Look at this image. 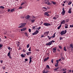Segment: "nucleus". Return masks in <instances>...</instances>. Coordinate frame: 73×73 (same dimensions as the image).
Listing matches in <instances>:
<instances>
[{"instance_id": "obj_1", "label": "nucleus", "mask_w": 73, "mask_h": 73, "mask_svg": "<svg viewBox=\"0 0 73 73\" xmlns=\"http://www.w3.org/2000/svg\"><path fill=\"white\" fill-rule=\"evenodd\" d=\"M55 42V41L54 40H52L51 41H50L47 43L46 44V45L50 46L52 45V42L54 43Z\"/></svg>"}, {"instance_id": "obj_2", "label": "nucleus", "mask_w": 73, "mask_h": 73, "mask_svg": "<svg viewBox=\"0 0 73 73\" xmlns=\"http://www.w3.org/2000/svg\"><path fill=\"white\" fill-rule=\"evenodd\" d=\"M26 25V23H22L20 24L21 26L19 27V28H22L25 27V25Z\"/></svg>"}, {"instance_id": "obj_3", "label": "nucleus", "mask_w": 73, "mask_h": 73, "mask_svg": "<svg viewBox=\"0 0 73 73\" xmlns=\"http://www.w3.org/2000/svg\"><path fill=\"white\" fill-rule=\"evenodd\" d=\"M44 26H47V27H49V26H50L51 24L49 23H44Z\"/></svg>"}, {"instance_id": "obj_4", "label": "nucleus", "mask_w": 73, "mask_h": 73, "mask_svg": "<svg viewBox=\"0 0 73 73\" xmlns=\"http://www.w3.org/2000/svg\"><path fill=\"white\" fill-rule=\"evenodd\" d=\"M63 9V11H62V15H64L65 14V11L64 10V8L63 7V9Z\"/></svg>"}, {"instance_id": "obj_5", "label": "nucleus", "mask_w": 73, "mask_h": 73, "mask_svg": "<svg viewBox=\"0 0 73 73\" xmlns=\"http://www.w3.org/2000/svg\"><path fill=\"white\" fill-rule=\"evenodd\" d=\"M49 33V32L48 31L47 32H46L44 33V35L47 36V35H48V34Z\"/></svg>"}, {"instance_id": "obj_6", "label": "nucleus", "mask_w": 73, "mask_h": 73, "mask_svg": "<svg viewBox=\"0 0 73 73\" xmlns=\"http://www.w3.org/2000/svg\"><path fill=\"white\" fill-rule=\"evenodd\" d=\"M65 23V20H63L61 21V22H60V24L61 25L62 24H64Z\"/></svg>"}, {"instance_id": "obj_7", "label": "nucleus", "mask_w": 73, "mask_h": 73, "mask_svg": "<svg viewBox=\"0 0 73 73\" xmlns=\"http://www.w3.org/2000/svg\"><path fill=\"white\" fill-rule=\"evenodd\" d=\"M60 34L62 35H65V33H64V31H61V32H60Z\"/></svg>"}, {"instance_id": "obj_8", "label": "nucleus", "mask_w": 73, "mask_h": 73, "mask_svg": "<svg viewBox=\"0 0 73 73\" xmlns=\"http://www.w3.org/2000/svg\"><path fill=\"white\" fill-rule=\"evenodd\" d=\"M30 18H31V16H29V15H27L25 17L26 19H30Z\"/></svg>"}, {"instance_id": "obj_9", "label": "nucleus", "mask_w": 73, "mask_h": 73, "mask_svg": "<svg viewBox=\"0 0 73 73\" xmlns=\"http://www.w3.org/2000/svg\"><path fill=\"white\" fill-rule=\"evenodd\" d=\"M45 4H48V5H50V3L48 2V0L47 2H45Z\"/></svg>"}, {"instance_id": "obj_10", "label": "nucleus", "mask_w": 73, "mask_h": 73, "mask_svg": "<svg viewBox=\"0 0 73 73\" xmlns=\"http://www.w3.org/2000/svg\"><path fill=\"white\" fill-rule=\"evenodd\" d=\"M68 25L67 24H65V28L67 29L68 28Z\"/></svg>"}, {"instance_id": "obj_11", "label": "nucleus", "mask_w": 73, "mask_h": 73, "mask_svg": "<svg viewBox=\"0 0 73 73\" xmlns=\"http://www.w3.org/2000/svg\"><path fill=\"white\" fill-rule=\"evenodd\" d=\"M49 57H47V58H46L44 59V62H46L47 61L48 59H49Z\"/></svg>"}, {"instance_id": "obj_12", "label": "nucleus", "mask_w": 73, "mask_h": 73, "mask_svg": "<svg viewBox=\"0 0 73 73\" xmlns=\"http://www.w3.org/2000/svg\"><path fill=\"white\" fill-rule=\"evenodd\" d=\"M44 15L47 16H48L49 15L48 13H47V12H45V13H44Z\"/></svg>"}, {"instance_id": "obj_13", "label": "nucleus", "mask_w": 73, "mask_h": 73, "mask_svg": "<svg viewBox=\"0 0 73 73\" xmlns=\"http://www.w3.org/2000/svg\"><path fill=\"white\" fill-rule=\"evenodd\" d=\"M31 18H32V19H35L36 18V17H34L33 16H31Z\"/></svg>"}, {"instance_id": "obj_14", "label": "nucleus", "mask_w": 73, "mask_h": 73, "mask_svg": "<svg viewBox=\"0 0 73 73\" xmlns=\"http://www.w3.org/2000/svg\"><path fill=\"white\" fill-rule=\"evenodd\" d=\"M71 8H70L68 12L69 13H71Z\"/></svg>"}, {"instance_id": "obj_15", "label": "nucleus", "mask_w": 73, "mask_h": 73, "mask_svg": "<svg viewBox=\"0 0 73 73\" xmlns=\"http://www.w3.org/2000/svg\"><path fill=\"white\" fill-rule=\"evenodd\" d=\"M26 29V28H23V29H21V31H24Z\"/></svg>"}, {"instance_id": "obj_16", "label": "nucleus", "mask_w": 73, "mask_h": 73, "mask_svg": "<svg viewBox=\"0 0 73 73\" xmlns=\"http://www.w3.org/2000/svg\"><path fill=\"white\" fill-rule=\"evenodd\" d=\"M35 33L36 34V35H37V34H38V33H39V31L38 30H36L35 32Z\"/></svg>"}, {"instance_id": "obj_17", "label": "nucleus", "mask_w": 73, "mask_h": 73, "mask_svg": "<svg viewBox=\"0 0 73 73\" xmlns=\"http://www.w3.org/2000/svg\"><path fill=\"white\" fill-rule=\"evenodd\" d=\"M51 3L54 4V5H56V3L53 1H51Z\"/></svg>"}, {"instance_id": "obj_18", "label": "nucleus", "mask_w": 73, "mask_h": 73, "mask_svg": "<svg viewBox=\"0 0 73 73\" xmlns=\"http://www.w3.org/2000/svg\"><path fill=\"white\" fill-rule=\"evenodd\" d=\"M61 26H62V24H60V25H59V26L58 27V29L59 30L60 29L61 27Z\"/></svg>"}, {"instance_id": "obj_19", "label": "nucleus", "mask_w": 73, "mask_h": 73, "mask_svg": "<svg viewBox=\"0 0 73 73\" xmlns=\"http://www.w3.org/2000/svg\"><path fill=\"white\" fill-rule=\"evenodd\" d=\"M15 9H13L11 10V12H13V11H15Z\"/></svg>"}, {"instance_id": "obj_20", "label": "nucleus", "mask_w": 73, "mask_h": 73, "mask_svg": "<svg viewBox=\"0 0 73 73\" xmlns=\"http://www.w3.org/2000/svg\"><path fill=\"white\" fill-rule=\"evenodd\" d=\"M43 73H48V72L47 70H44L43 72Z\"/></svg>"}, {"instance_id": "obj_21", "label": "nucleus", "mask_w": 73, "mask_h": 73, "mask_svg": "<svg viewBox=\"0 0 73 73\" xmlns=\"http://www.w3.org/2000/svg\"><path fill=\"white\" fill-rule=\"evenodd\" d=\"M20 43V42H18L17 43V46H19L20 45V44H19Z\"/></svg>"}, {"instance_id": "obj_22", "label": "nucleus", "mask_w": 73, "mask_h": 73, "mask_svg": "<svg viewBox=\"0 0 73 73\" xmlns=\"http://www.w3.org/2000/svg\"><path fill=\"white\" fill-rule=\"evenodd\" d=\"M46 67L47 68V69H50V66L48 65H46Z\"/></svg>"}, {"instance_id": "obj_23", "label": "nucleus", "mask_w": 73, "mask_h": 73, "mask_svg": "<svg viewBox=\"0 0 73 73\" xmlns=\"http://www.w3.org/2000/svg\"><path fill=\"white\" fill-rule=\"evenodd\" d=\"M72 3V2L71 1H69L68 3V5H69L70 4H71Z\"/></svg>"}, {"instance_id": "obj_24", "label": "nucleus", "mask_w": 73, "mask_h": 73, "mask_svg": "<svg viewBox=\"0 0 73 73\" xmlns=\"http://www.w3.org/2000/svg\"><path fill=\"white\" fill-rule=\"evenodd\" d=\"M10 52H11V50L9 51V53L8 54H7V56H10Z\"/></svg>"}, {"instance_id": "obj_25", "label": "nucleus", "mask_w": 73, "mask_h": 73, "mask_svg": "<svg viewBox=\"0 0 73 73\" xmlns=\"http://www.w3.org/2000/svg\"><path fill=\"white\" fill-rule=\"evenodd\" d=\"M56 34V33H55L54 34V35L52 36V38H54L55 37V34Z\"/></svg>"}, {"instance_id": "obj_26", "label": "nucleus", "mask_w": 73, "mask_h": 73, "mask_svg": "<svg viewBox=\"0 0 73 73\" xmlns=\"http://www.w3.org/2000/svg\"><path fill=\"white\" fill-rule=\"evenodd\" d=\"M35 19H33L32 20H31V22L32 23H34L35 21Z\"/></svg>"}, {"instance_id": "obj_27", "label": "nucleus", "mask_w": 73, "mask_h": 73, "mask_svg": "<svg viewBox=\"0 0 73 73\" xmlns=\"http://www.w3.org/2000/svg\"><path fill=\"white\" fill-rule=\"evenodd\" d=\"M63 50H64L65 51H67V50L66 49V48L65 47H64V48H63Z\"/></svg>"}, {"instance_id": "obj_28", "label": "nucleus", "mask_w": 73, "mask_h": 73, "mask_svg": "<svg viewBox=\"0 0 73 73\" xmlns=\"http://www.w3.org/2000/svg\"><path fill=\"white\" fill-rule=\"evenodd\" d=\"M21 56L22 57V58H24V57H25V56L24 55V54H22L21 55Z\"/></svg>"}, {"instance_id": "obj_29", "label": "nucleus", "mask_w": 73, "mask_h": 73, "mask_svg": "<svg viewBox=\"0 0 73 73\" xmlns=\"http://www.w3.org/2000/svg\"><path fill=\"white\" fill-rule=\"evenodd\" d=\"M58 67L57 68H55L54 69V71H57V70H58Z\"/></svg>"}, {"instance_id": "obj_30", "label": "nucleus", "mask_w": 73, "mask_h": 73, "mask_svg": "<svg viewBox=\"0 0 73 73\" xmlns=\"http://www.w3.org/2000/svg\"><path fill=\"white\" fill-rule=\"evenodd\" d=\"M54 17L57 19L59 17V16L58 15H56V16H55Z\"/></svg>"}, {"instance_id": "obj_31", "label": "nucleus", "mask_w": 73, "mask_h": 73, "mask_svg": "<svg viewBox=\"0 0 73 73\" xmlns=\"http://www.w3.org/2000/svg\"><path fill=\"white\" fill-rule=\"evenodd\" d=\"M56 47H54V48H53V50L54 51H56Z\"/></svg>"}, {"instance_id": "obj_32", "label": "nucleus", "mask_w": 73, "mask_h": 73, "mask_svg": "<svg viewBox=\"0 0 73 73\" xmlns=\"http://www.w3.org/2000/svg\"><path fill=\"white\" fill-rule=\"evenodd\" d=\"M58 66V64H57V63H56L55 64V66L56 67H57V66Z\"/></svg>"}, {"instance_id": "obj_33", "label": "nucleus", "mask_w": 73, "mask_h": 73, "mask_svg": "<svg viewBox=\"0 0 73 73\" xmlns=\"http://www.w3.org/2000/svg\"><path fill=\"white\" fill-rule=\"evenodd\" d=\"M3 46V45L1 44L0 43V49Z\"/></svg>"}, {"instance_id": "obj_34", "label": "nucleus", "mask_w": 73, "mask_h": 73, "mask_svg": "<svg viewBox=\"0 0 73 73\" xmlns=\"http://www.w3.org/2000/svg\"><path fill=\"white\" fill-rule=\"evenodd\" d=\"M66 22H68L69 21V19H66Z\"/></svg>"}, {"instance_id": "obj_35", "label": "nucleus", "mask_w": 73, "mask_h": 73, "mask_svg": "<svg viewBox=\"0 0 73 73\" xmlns=\"http://www.w3.org/2000/svg\"><path fill=\"white\" fill-rule=\"evenodd\" d=\"M32 28L33 29H36L35 27V26H33L32 27Z\"/></svg>"}, {"instance_id": "obj_36", "label": "nucleus", "mask_w": 73, "mask_h": 73, "mask_svg": "<svg viewBox=\"0 0 73 73\" xmlns=\"http://www.w3.org/2000/svg\"><path fill=\"white\" fill-rule=\"evenodd\" d=\"M0 8H1L2 9H4V7L3 6H1Z\"/></svg>"}, {"instance_id": "obj_37", "label": "nucleus", "mask_w": 73, "mask_h": 73, "mask_svg": "<svg viewBox=\"0 0 73 73\" xmlns=\"http://www.w3.org/2000/svg\"><path fill=\"white\" fill-rule=\"evenodd\" d=\"M53 19L55 21H56L57 19V18H55L54 17L53 18Z\"/></svg>"}, {"instance_id": "obj_38", "label": "nucleus", "mask_w": 73, "mask_h": 73, "mask_svg": "<svg viewBox=\"0 0 73 73\" xmlns=\"http://www.w3.org/2000/svg\"><path fill=\"white\" fill-rule=\"evenodd\" d=\"M66 68H63L62 69V70L63 71H65L66 70Z\"/></svg>"}, {"instance_id": "obj_39", "label": "nucleus", "mask_w": 73, "mask_h": 73, "mask_svg": "<svg viewBox=\"0 0 73 73\" xmlns=\"http://www.w3.org/2000/svg\"><path fill=\"white\" fill-rule=\"evenodd\" d=\"M32 58L31 57V56L29 57V59L30 61H32Z\"/></svg>"}, {"instance_id": "obj_40", "label": "nucleus", "mask_w": 73, "mask_h": 73, "mask_svg": "<svg viewBox=\"0 0 73 73\" xmlns=\"http://www.w3.org/2000/svg\"><path fill=\"white\" fill-rule=\"evenodd\" d=\"M41 27H39L38 28H37V29H38V31H39L41 29Z\"/></svg>"}, {"instance_id": "obj_41", "label": "nucleus", "mask_w": 73, "mask_h": 73, "mask_svg": "<svg viewBox=\"0 0 73 73\" xmlns=\"http://www.w3.org/2000/svg\"><path fill=\"white\" fill-rule=\"evenodd\" d=\"M70 28H72L73 27V25H70Z\"/></svg>"}, {"instance_id": "obj_42", "label": "nucleus", "mask_w": 73, "mask_h": 73, "mask_svg": "<svg viewBox=\"0 0 73 73\" xmlns=\"http://www.w3.org/2000/svg\"><path fill=\"white\" fill-rule=\"evenodd\" d=\"M66 32H67V30H65L64 31V34H65L66 33Z\"/></svg>"}, {"instance_id": "obj_43", "label": "nucleus", "mask_w": 73, "mask_h": 73, "mask_svg": "<svg viewBox=\"0 0 73 73\" xmlns=\"http://www.w3.org/2000/svg\"><path fill=\"white\" fill-rule=\"evenodd\" d=\"M63 39V38L62 37H60V38H59V40H61Z\"/></svg>"}, {"instance_id": "obj_44", "label": "nucleus", "mask_w": 73, "mask_h": 73, "mask_svg": "<svg viewBox=\"0 0 73 73\" xmlns=\"http://www.w3.org/2000/svg\"><path fill=\"white\" fill-rule=\"evenodd\" d=\"M2 68H3V70L5 69L6 68L5 66H3Z\"/></svg>"}, {"instance_id": "obj_45", "label": "nucleus", "mask_w": 73, "mask_h": 73, "mask_svg": "<svg viewBox=\"0 0 73 73\" xmlns=\"http://www.w3.org/2000/svg\"><path fill=\"white\" fill-rule=\"evenodd\" d=\"M30 46V45H29V44H28L27 45V48H28Z\"/></svg>"}, {"instance_id": "obj_46", "label": "nucleus", "mask_w": 73, "mask_h": 73, "mask_svg": "<svg viewBox=\"0 0 73 73\" xmlns=\"http://www.w3.org/2000/svg\"><path fill=\"white\" fill-rule=\"evenodd\" d=\"M25 36H27V37L28 36V34L27 33H25Z\"/></svg>"}, {"instance_id": "obj_47", "label": "nucleus", "mask_w": 73, "mask_h": 73, "mask_svg": "<svg viewBox=\"0 0 73 73\" xmlns=\"http://www.w3.org/2000/svg\"><path fill=\"white\" fill-rule=\"evenodd\" d=\"M56 63H57V64H58V63H59L58 60H56Z\"/></svg>"}, {"instance_id": "obj_48", "label": "nucleus", "mask_w": 73, "mask_h": 73, "mask_svg": "<svg viewBox=\"0 0 73 73\" xmlns=\"http://www.w3.org/2000/svg\"><path fill=\"white\" fill-rule=\"evenodd\" d=\"M29 32H30V33H31V29H29Z\"/></svg>"}, {"instance_id": "obj_49", "label": "nucleus", "mask_w": 73, "mask_h": 73, "mask_svg": "<svg viewBox=\"0 0 73 73\" xmlns=\"http://www.w3.org/2000/svg\"><path fill=\"white\" fill-rule=\"evenodd\" d=\"M59 48L60 49H62V47L61 46H59Z\"/></svg>"}, {"instance_id": "obj_50", "label": "nucleus", "mask_w": 73, "mask_h": 73, "mask_svg": "<svg viewBox=\"0 0 73 73\" xmlns=\"http://www.w3.org/2000/svg\"><path fill=\"white\" fill-rule=\"evenodd\" d=\"M43 9H45L46 10H46H47V8L46 7H43Z\"/></svg>"}, {"instance_id": "obj_51", "label": "nucleus", "mask_w": 73, "mask_h": 73, "mask_svg": "<svg viewBox=\"0 0 73 73\" xmlns=\"http://www.w3.org/2000/svg\"><path fill=\"white\" fill-rule=\"evenodd\" d=\"M70 46L72 48H73V45L71 44L70 45Z\"/></svg>"}, {"instance_id": "obj_52", "label": "nucleus", "mask_w": 73, "mask_h": 73, "mask_svg": "<svg viewBox=\"0 0 73 73\" xmlns=\"http://www.w3.org/2000/svg\"><path fill=\"white\" fill-rule=\"evenodd\" d=\"M29 51H31V47H30L29 49Z\"/></svg>"}, {"instance_id": "obj_53", "label": "nucleus", "mask_w": 73, "mask_h": 73, "mask_svg": "<svg viewBox=\"0 0 73 73\" xmlns=\"http://www.w3.org/2000/svg\"><path fill=\"white\" fill-rule=\"evenodd\" d=\"M51 63H53V59H52L51 60Z\"/></svg>"}, {"instance_id": "obj_54", "label": "nucleus", "mask_w": 73, "mask_h": 73, "mask_svg": "<svg viewBox=\"0 0 73 73\" xmlns=\"http://www.w3.org/2000/svg\"><path fill=\"white\" fill-rule=\"evenodd\" d=\"M9 56V58H10L11 59H12V57H11V55L9 56Z\"/></svg>"}, {"instance_id": "obj_55", "label": "nucleus", "mask_w": 73, "mask_h": 73, "mask_svg": "<svg viewBox=\"0 0 73 73\" xmlns=\"http://www.w3.org/2000/svg\"><path fill=\"white\" fill-rule=\"evenodd\" d=\"M29 52H27L26 54L27 55H29Z\"/></svg>"}, {"instance_id": "obj_56", "label": "nucleus", "mask_w": 73, "mask_h": 73, "mask_svg": "<svg viewBox=\"0 0 73 73\" xmlns=\"http://www.w3.org/2000/svg\"><path fill=\"white\" fill-rule=\"evenodd\" d=\"M32 35H35L36 34H35V32H34V33H32Z\"/></svg>"}, {"instance_id": "obj_57", "label": "nucleus", "mask_w": 73, "mask_h": 73, "mask_svg": "<svg viewBox=\"0 0 73 73\" xmlns=\"http://www.w3.org/2000/svg\"><path fill=\"white\" fill-rule=\"evenodd\" d=\"M44 35H42L41 36V38H43V37H44Z\"/></svg>"}, {"instance_id": "obj_58", "label": "nucleus", "mask_w": 73, "mask_h": 73, "mask_svg": "<svg viewBox=\"0 0 73 73\" xmlns=\"http://www.w3.org/2000/svg\"><path fill=\"white\" fill-rule=\"evenodd\" d=\"M8 49H9V50H10V49H11V48L10 47H8Z\"/></svg>"}, {"instance_id": "obj_59", "label": "nucleus", "mask_w": 73, "mask_h": 73, "mask_svg": "<svg viewBox=\"0 0 73 73\" xmlns=\"http://www.w3.org/2000/svg\"><path fill=\"white\" fill-rule=\"evenodd\" d=\"M52 38V36L51 37H49V38H49V39H49V40H50L51 39V38Z\"/></svg>"}, {"instance_id": "obj_60", "label": "nucleus", "mask_w": 73, "mask_h": 73, "mask_svg": "<svg viewBox=\"0 0 73 73\" xmlns=\"http://www.w3.org/2000/svg\"><path fill=\"white\" fill-rule=\"evenodd\" d=\"M10 11H11V10H10L9 9H8V12H9Z\"/></svg>"}, {"instance_id": "obj_61", "label": "nucleus", "mask_w": 73, "mask_h": 73, "mask_svg": "<svg viewBox=\"0 0 73 73\" xmlns=\"http://www.w3.org/2000/svg\"><path fill=\"white\" fill-rule=\"evenodd\" d=\"M25 61H28V59L26 58V59H25Z\"/></svg>"}, {"instance_id": "obj_62", "label": "nucleus", "mask_w": 73, "mask_h": 73, "mask_svg": "<svg viewBox=\"0 0 73 73\" xmlns=\"http://www.w3.org/2000/svg\"><path fill=\"white\" fill-rule=\"evenodd\" d=\"M19 9H22V7H19Z\"/></svg>"}, {"instance_id": "obj_63", "label": "nucleus", "mask_w": 73, "mask_h": 73, "mask_svg": "<svg viewBox=\"0 0 73 73\" xmlns=\"http://www.w3.org/2000/svg\"><path fill=\"white\" fill-rule=\"evenodd\" d=\"M0 62L1 63H2L3 62V61L2 60H1V61H0Z\"/></svg>"}, {"instance_id": "obj_64", "label": "nucleus", "mask_w": 73, "mask_h": 73, "mask_svg": "<svg viewBox=\"0 0 73 73\" xmlns=\"http://www.w3.org/2000/svg\"><path fill=\"white\" fill-rule=\"evenodd\" d=\"M24 3L23 2L21 4V5H23V4H24Z\"/></svg>"}]
</instances>
